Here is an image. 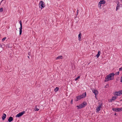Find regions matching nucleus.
<instances>
[{
    "label": "nucleus",
    "instance_id": "f257e3e1",
    "mask_svg": "<svg viewBox=\"0 0 122 122\" xmlns=\"http://www.w3.org/2000/svg\"><path fill=\"white\" fill-rule=\"evenodd\" d=\"M119 72L118 71L115 73V74L114 73H112L110 74L109 75H107V76L105 77V81L106 82L110 80H113L114 75H118L119 74Z\"/></svg>",
    "mask_w": 122,
    "mask_h": 122
},
{
    "label": "nucleus",
    "instance_id": "f03ea898",
    "mask_svg": "<svg viewBox=\"0 0 122 122\" xmlns=\"http://www.w3.org/2000/svg\"><path fill=\"white\" fill-rule=\"evenodd\" d=\"M39 6L40 8H41V9L44 7L45 5L44 2L42 1H41L39 3Z\"/></svg>",
    "mask_w": 122,
    "mask_h": 122
},
{
    "label": "nucleus",
    "instance_id": "7ed1b4c3",
    "mask_svg": "<svg viewBox=\"0 0 122 122\" xmlns=\"http://www.w3.org/2000/svg\"><path fill=\"white\" fill-rule=\"evenodd\" d=\"M19 23L20 25V28H19L20 29V35H21V34L22 32V22L21 20H20L19 21Z\"/></svg>",
    "mask_w": 122,
    "mask_h": 122
},
{
    "label": "nucleus",
    "instance_id": "20e7f679",
    "mask_svg": "<svg viewBox=\"0 0 122 122\" xmlns=\"http://www.w3.org/2000/svg\"><path fill=\"white\" fill-rule=\"evenodd\" d=\"M25 113V112L24 111H23L20 113H19L16 116V117H21L22 115L24 114Z\"/></svg>",
    "mask_w": 122,
    "mask_h": 122
},
{
    "label": "nucleus",
    "instance_id": "39448f33",
    "mask_svg": "<svg viewBox=\"0 0 122 122\" xmlns=\"http://www.w3.org/2000/svg\"><path fill=\"white\" fill-rule=\"evenodd\" d=\"M105 3V0H101L98 4V7L100 8L102 4H104Z\"/></svg>",
    "mask_w": 122,
    "mask_h": 122
},
{
    "label": "nucleus",
    "instance_id": "423d86ee",
    "mask_svg": "<svg viewBox=\"0 0 122 122\" xmlns=\"http://www.w3.org/2000/svg\"><path fill=\"white\" fill-rule=\"evenodd\" d=\"M122 5L120 4V3L118 2L117 3V6L116 7V10L117 11L119 9L121 6H122Z\"/></svg>",
    "mask_w": 122,
    "mask_h": 122
},
{
    "label": "nucleus",
    "instance_id": "0eeeda50",
    "mask_svg": "<svg viewBox=\"0 0 122 122\" xmlns=\"http://www.w3.org/2000/svg\"><path fill=\"white\" fill-rule=\"evenodd\" d=\"M92 91L93 93H94L95 95H97L98 94V92L97 90H95L94 89H92Z\"/></svg>",
    "mask_w": 122,
    "mask_h": 122
},
{
    "label": "nucleus",
    "instance_id": "6e6552de",
    "mask_svg": "<svg viewBox=\"0 0 122 122\" xmlns=\"http://www.w3.org/2000/svg\"><path fill=\"white\" fill-rule=\"evenodd\" d=\"M102 104H101V105H99V107H97V108L96 109L97 112H99L102 108Z\"/></svg>",
    "mask_w": 122,
    "mask_h": 122
},
{
    "label": "nucleus",
    "instance_id": "1a4fd4ad",
    "mask_svg": "<svg viewBox=\"0 0 122 122\" xmlns=\"http://www.w3.org/2000/svg\"><path fill=\"white\" fill-rule=\"evenodd\" d=\"M81 97H81V96H77L76 97V100H75V101H77L78 100H80L82 98H81ZM75 100H76L75 99Z\"/></svg>",
    "mask_w": 122,
    "mask_h": 122
},
{
    "label": "nucleus",
    "instance_id": "9d476101",
    "mask_svg": "<svg viewBox=\"0 0 122 122\" xmlns=\"http://www.w3.org/2000/svg\"><path fill=\"white\" fill-rule=\"evenodd\" d=\"M86 92L82 94V95H81V98H84L85 97H86Z\"/></svg>",
    "mask_w": 122,
    "mask_h": 122
},
{
    "label": "nucleus",
    "instance_id": "9b49d317",
    "mask_svg": "<svg viewBox=\"0 0 122 122\" xmlns=\"http://www.w3.org/2000/svg\"><path fill=\"white\" fill-rule=\"evenodd\" d=\"M81 32H80L79 34L78 35V40L79 41H81Z\"/></svg>",
    "mask_w": 122,
    "mask_h": 122
},
{
    "label": "nucleus",
    "instance_id": "f8f14e48",
    "mask_svg": "<svg viewBox=\"0 0 122 122\" xmlns=\"http://www.w3.org/2000/svg\"><path fill=\"white\" fill-rule=\"evenodd\" d=\"M6 116V115L5 114H3V115L2 116V120L3 121L4 120H5V118Z\"/></svg>",
    "mask_w": 122,
    "mask_h": 122
},
{
    "label": "nucleus",
    "instance_id": "ddd939ff",
    "mask_svg": "<svg viewBox=\"0 0 122 122\" xmlns=\"http://www.w3.org/2000/svg\"><path fill=\"white\" fill-rule=\"evenodd\" d=\"M81 105H82V106H83L84 107H85V106H86L87 105L86 102H83V103H82Z\"/></svg>",
    "mask_w": 122,
    "mask_h": 122
},
{
    "label": "nucleus",
    "instance_id": "4468645a",
    "mask_svg": "<svg viewBox=\"0 0 122 122\" xmlns=\"http://www.w3.org/2000/svg\"><path fill=\"white\" fill-rule=\"evenodd\" d=\"M7 45H5L4 44L2 45V48H3L4 49H6L7 50Z\"/></svg>",
    "mask_w": 122,
    "mask_h": 122
},
{
    "label": "nucleus",
    "instance_id": "2eb2a0df",
    "mask_svg": "<svg viewBox=\"0 0 122 122\" xmlns=\"http://www.w3.org/2000/svg\"><path fill=\"white\" fill-rule=\"evenodd\" d=\"M63 58V57L62 56H60L57 57L56 58V59L58 60L59 59H62Z\"/></svg>",
    "mask_w": 122,
    "mask_h": 122
},
{
    "label": "nucleus",
    "instance_id": "dca6fc26",
    "mask_svg": "<svg viewBox=\"0 0 122 122\" xmlns=\"http://www.w3.org/2000/svg\"><path fill=\"white\" fill-rule=\"evenodd\" d=\"M13 120V118L11 117H10L8 119V121L9 122H11Z\"/></svg>",
    "mask_w": 122,
    "mask_h": 122
},
{
    "label": "nucleus",
    "instance_id": "f3484780",
    "mask_svg": "<svg viewBox=\"0 0 122 122\" xmlns=\"http://www.w3.org/2000/svg\"><path fill=\"white\" fill-rule=\"evenodd\" d=\"M76 107L78 108V109H80L81 108L84 107V106H82V105H81V104H80L79 106H77Z\"/></svg>",
    "mask_w": 122,
    "mask_h": 122
},
{
    "label": "nucleus",
    "instance_id": "a211bd4d",
    "mask_svg": "<svg viewBox=\"0 0 122 122\" xmlns=\"http://www.w3.org/2000/svg\"><path fill=\"white\" fill-rule=\"evenodd\" d=\"M39 110V109L37 108V106H35L34 108V110L35 111H38Z\"/></svg>",
    "mask_w": 122,
    "mask_h": 122
},
{
    "label": "nucleus",
    "instance_id": "6ab92c4d",
    "mask_svg": "<svg viewBox=\"0 0 122 122\" xmlns=\"http://www.w3.org/2000/svg\"><path fill=\"white\" fill-rule=\"evenodd\" d=\"M100 52L99 51H98V54H97V55H96L97 57V58H98L99 57V56H100Z\"/></svg>",
    "mask_w": 122,
    "mask_h": 122
},
{
    "label": "nucleus",
    "instance_id": "aec40b11",
    "mask_svg": "<svg viewBox=\"0 0 122 122\" xmlns=\"http://www.w3.org/2000/svg\"><path fill=\"white\" fill-rule=\"evenodd\" d=\"M122 111V108H117V112H119Z\"/></svg>",
    "mask_w": 122,
    "mask_h": 122
},
{
    "label": "nucleus",
    "instance_id": "412c9836",
    "mask_svg": "<svg viewBox=\"0 0 122 122\" xmlns=\"http://www.w3.org/2000/svg\"><path fill=\"white\" fill-rule=\"evenodd\" d=\"M59 88L58 87H56L54 89V91L55 92H56L58 91L59 90Z\"/></svg>",
    "mask_w": 122,
    "mask_h": 122
},
{
    "label": "nucleus",
    "instance_id": "4be33fe9",
    "mask_svg": "<svg viewBox=\"0 0 122 122\" xmlns=\"http://www.w3.org/2000/svg\"><path fill=\"white\" fill-rule=\"evenodd\" d=\"M117 108H112V110L114 111L117 112Z\"/></svg>",
    "mask_w": 122,
    "mask_h": 122
},
{
    "label": "nucleus",
    "instance_id": "5701e85b",
    "mask_svg": "<svg viewBox=\"0 0 122 122\" xmlns=\"http://www.w3.org/2000/svg\"><path fill=\"white\" fill-rule=\"evenodd\" d=\"M116 97H113L112 98V100H114L116 99Z\"/></svg>",
    "mask_w": 122,
    "mask_h": 122
},
{
    "label": "nucleus",
    "instance_id": "b1692460",
    "mask_svg": "<svg viewBox=\"0 0 122 122\" xmlns=\"http://www.w3.org/2000/svg\"><path fill=\"white\" fill-rule=\"evenodd\" d=\"M114 93H115V95L117 96H119V94H118V92H115Z\"/></svg>",
    "mask_w": 122,
    "mask_h": 122
},
{
    "label": "nucleus",
    "instance_id": "393cba45",
    "mask_svg": "<svg viewBox=\"0 0 122 122\" xmlns=\"http://www.w3.org/2000/svg\"><path fill=\"white\" fill-rule=\"evenodd\" d=\"M79 78H80V77L79 76L75 79V81H76Z\"/></svg>",
    "mask_w": 122,
    "mask_h": 122
},
{
    "label": "nucleus",
    "instance_id": "a878e982",
    "mask_svg": "<svg viewBox=\"0 0 122 122\" xmlns=\"http://www.w3.org/2000/svg\"><path fill=\"white\" fill-rule=\"evenodd\" d=\"M3 8H0V12H2L3 11Z\"/></svg>",
    "mask_w": 122,
    "mask_h": 122
},
{
    "label": "nucleus",
    "instance_id": "bb28decb",
    "mask_svg": "<svg viewBox=\"0 0 122 122\" xmlns=\"http://www.w3.org/2000/svg\"><path fill=\"white\" fill-rule=\"evenodd\" d=\"M6 37H5L4 38H3V39H2V41H4L6 39Z\"/></svg>",
    "mask_w": 122,
    "mask_h": 122
},
{
    "label": "nucleus",
    "instance_id": "cd10ccee",
    "mask_svg": "<svg viewBox=\"0 0 122 122\" xmlns=\"http://www.w3.org/2000/svg\"><path fill=\"white\" fill-rule=\"evenodd\" d=\"M3 48L2 47L0 48V52L2 51Z\"/></svg>",
    "mask_w": 122,
    "mask_h": 122
},
{
    "label": "nucleus",
    "instance_id": "c85d7f7f",
    "mask_svg": "<svg viewBox=\"0 0 122 122\" xmlns=\"http://www.w3.org/2000/svg\"><path fill=\"white\" fill-rule=\"evenodd\" d=\"M119 71H122V67L119 69Z\"/></svg>",
    "mask_w": 122,
    "mask_h": 122
},
{
    "label": "nucleus",
    "instance_id": "c756f323",
    "mask_svg": "<svg viewBox=\"0 0 122 122\" xmlns=\"http://www.w3.org/2000/svg\"><path fill=\"white\" fill-rule=\"evenodd\" d=\"M120 81L121 82H122V76L121 78Z\"/></svg>",
    "mask_w": 122,
    "mask_h": 122
},
{
    "label": "nucleus",
    "instance_id": "7c9ffc66",
    "mask_svg": "<svg viewBox=\"0 0 122 122\" xmlns=\"http://www.w3.org/2000/svg\"><path fill=\"white\" fill-rule=\"evenodd\" d=\"M118 92V94H119V96L121 94V93H120V91Z\"/></svg>",
    "mask_w": 122,
    "mask_h": 122
},
{
    "label": "nucleus",
    "instance_id": "2f4dec72",
    "mask_svg": "<svg viewBox=\"0 0 122 122\" xmlns=\"http://www.w3.org/2000/svg\"><path fill=\"white\" fill-rule=\"evenodd\" d=\"M72 102H73V100L72 99L71 100V104H72Z\"/></svg>",
    "mask_w": 122,
    "mask_h": 122
},
{
    "label": "nucleus",
    "instance_id": "473e14b6",
    "mask_svg": "<svg viewBox=\"0 0 122 122\" xmlns=\"http://www.w3.org/2000/svg\"><path fill=\"white\" fill-rule=\"evenodd\" d=\"M120 93H121V94H122V90H120Z\"/></svg>",
    "mask_w": 122,
    "mask_h": 122
},
{
    "label": "nucleus",
    "instance_id": "72a5a7b5",
    "mask_svg": "<svg viewBox=\"0 0 122 122\" xmlns=\"http://www.w3.org/2000/svg\"><path fill=\"white\" fill-rule=\"evenodd\" d=\"M78 10H77V15L78 14Z\"/></svg>",
    "mask_w": 122,
    "mask_h": 122
},
{
    "label": "nucleus",
    "instance_id": "f704fd0d",
    "mask_svg": "<svg viewBox=\"0 0 122 122\" xmlns=\"http://www.w3.org/2000/svg\"><path fill=\"white\" fill-rule=\"evenodd\" d=\"M2 45L0 44V48L2 47Z\"/></svg>",
    "mask_w": 122,
    "mask_h": 122
},
{
    "label": "nucleus",
    "instance_id": "c9c22d12",
    "mask_svg": "<svg viewBox=\"0 0 122 122\" xmlns=\"http://www.w3.org/2000/svg\"><path fill=\"white\" fill-rule=\"evenodd\" d=\"M115 115H117V114L116 113H115Z\"/></svg>",
    "mask_w": 122,
    "mask_h": 122
},
{
    "label": "nucleus",
    "instance_id": "e433bc0d",
    "mask_svg": "<svg viewBox=\"0 0 122 122\" xmlns=\"http://www.w3.org/2000/svg\"><path fill=\"white\" fill-rule=\"evenodd\" d=\"M28 58H29V59L30 58V57H29V56H28Z\"/></svg>",
    "mask_w": 122,
    "mask_h": 122
},
{
    "label": "nucleus",
    "instance_id": "4c0bfd02",
    "mask_svg": "<svg viewBox=\"0 0 122 122\" xmlns=\"http://www.w3.org/2000/svg\"><path fill=\"white\" fill-rule=\"evenodd\" d=\"M121 2L122 3V0H121Z\"/></svg>",
    "mask_w": 122,
    "mask_h": 122
},
{
    "label": "nucleus",
    "instance_id": "58836bf2",
    "mask_svg": "<svg viewBox=\"0 0 122 122\" xmlns=\"http://www.w3.org/2000/svg\"><path fill=\"white\" fill-rule=\"evenodd\" d=\"M95 97L96 98V95H95Z\"/></svg>",
    "mask_w": 122,
    "mask_h": 122
},
{
    "label": "nucleus",
    "instance_id": "ea45409f",
    "mask_svg": "<svg viewBox=\"0 0 122 122\" xmlns=\"http://www.w3.org/2000/svg\"><path fill=\"white\" fill-rule=\"evenodd\" d=\"M3 1V0H2V1H1V2Z\"/></svg>",
    "mask_w": 122,
    "mask_h": 122
},
{
    "label": "nucleus",
    "instance_id": "a19ab883",
    "mask_svg": "<svg viewBox=\"0 0 122 122\" xmlns=\"http://www.w3.org/2000/svg\"><path fill=\"white\" fill-rule=\"evenodd\" d=\"M28 55H30V54H28Z\"/></svg>",
    "mask_w": 122,
    "mask_h": 122
},
{
    "label": "nucleus",
    "instance_id": "79ce46f5",
    "mask_svg": "<svg viewBox=\"0 0 122 122\" xmlns=\"http://www.w3.org/2000/svg\"><path fill=\"white\" fill-rule=\"evenodd\" d=\"M28 55H30V54H28Z\"/></svg>",
    "mask_w": 122,
    "mask_h": 122
}]
</instances>
